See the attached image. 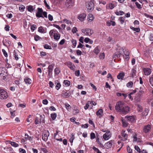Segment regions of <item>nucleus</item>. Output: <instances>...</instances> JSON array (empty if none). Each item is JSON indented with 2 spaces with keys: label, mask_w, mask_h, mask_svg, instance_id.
<instances>
[{
  "label": "nucleus",
  "mask_w": 153,
  "mask_h": 153,
  "mask_svg": "<svg viewBox=\"0 0 153 153\" xmlns=\"http://www.w3.org/2000/svg\"><path fill=\"white\" fill-rule=\"evenodd\" d=\"M94 0H90V1L86 2L85 3V6L88 12H91L94 9Z\"/></svg>",
  "instance_id": "1"
},
{
  "label": "nucleus",
  "mask_w": 153,
  "mask_h": 153,
  "mask_svg": "<svg viewBox=\"0 0 153 153\" xmlns=\"http://www.w3.org/2000/svg\"><path fill=\"white\" fill-rule=\"evenodd\" d=\"M125 105V103L123 102H117L115 106L116 111L121 113L123 108H124Z\"/></svg>",
  "instance_id": "2"
},
{
  "label": "nucleus",
  "mask_w": 153,
  "mask_h": 153,
  "mask_svg": "<svg viewBox=\"0 0 153 153\" xmlns=\"http://www.w3.org/2000/svg\"><path fill=\"white\" fill-rule=\"evenodd\" d=\"M125 53L124 49L122 48L117 49V52L115 53L113 55V58H117L122 56Z\"/></svg>",
  "instance_id": "3"
},
{
  "label": "nucleus",
  "mask_w": 153,
  "mask_h": 153,
  "mask_svg": "<svg viewBox=\"0 0 153 153\" xmlns=\"http://www.w3.org/2000/svg\"><path fill=\"white\" fill-rule=\"evenodd\" d=\"M8 97L7 92L3 89H0V98L5 99Z\"/></svg>",
  "instance_id": "4"
},
{
  "label": "nucleus",
  "mask_w": 153,
  "mask_h": 153,
  "mask_svg": "<svg viewBox=\"0 0 153 153\" xmlns=\"http://www.w3.org/2000/svg\"><path fill=\"white\" fill-rule=\"evenodd\" d=\"M50 133L48 130L45 131L42 133V139L45 141H46L49 136Z\"/></svg>",
  "instance_id": "5"
},
{
  "label": "nucleus",
  "mask_w": 153,
  "mask_h": 153,
  "mask_svg": "<svg viewBox=\"0 0 153 153\" xmlns=\"http://www.w3.org/2000/svg\"><path fill=\"white\" fill-rule=\"evenodd\" d=\"M82 33L86 35L90 36L93 33V30L92 29L89 28L82 29Z\"/></svg>",
  "instance_id": "6"
},
{
  "label": "nucleus",
  "mask_w": 153,
  "mask_h": 153,
  "mask_svg": "<svg viewBox=\"0 0 153 153\" xmlns=\"http://www.w3.org/2000/svg\"><path fill=\"white\" fill-rule=\"evenodd\" d=\"M125 118L126 119V120L129 122H134L135 121V118L134 116L127 115L125 117Z\"/></svg>",
  "instance_id": "7"
},
{
  "label": "nucleus",
  "mask_w": 153,
  "mask_h": 153,
  "mask_svg": "<svg viewBox=\"0 0 153 153\" xmlns=\"http://www.w3.org/2000/svg\"><path fill=\"white\" fill-rule=\"evenodd\" d=\"M43 10L42 8H38L37 9V11L36 13V16L38 18H44L43 16H42Z\"/></svg>",
  "instance_id": "8"
},
{
  "label": "nucleus",
  "mask_w": 153,
  "mask_h": 153,
  "mask_svg": "<svg viewBox=\"0 0 153 153\" xmlns=\"http://www.w3.org/2000/svg\"><path fill=\"white\" fill-rule=\"evenodd\" d=\"M111 137V134L109 131H107L103 134L102 137L105 140H108Z\"/></svg>",
  "instance_id": "9"
},
{
  "label": "nucleus",
  "mask_w": 153,
  "mask_h": 153,
  "mask_svg": "<svg viewBox=\"0 0 153 153\" xmlns=\"http://www.w3.org/2000/svg\"><path fill=\"white\" fill-rule=\"evenodd\" d=\"M152 128V126L149 124L144 126L143 128V131L145 133L149 132Z\"/></svg>",
  "instance_id": "10"
},
{
  "label": "nucleus",
  "mask_w": 153,
  "mask_h": 153,
  "mask_svg": "<svg viewBox=\"0 0 153 153\" xmlns=\"http://www.w3.org/2000/svg\"><path fill=\"white\" fill-rule=\"evenodd\" d=\"M130 109V108L128 106L125 105L124 108H123L121 113L123 114H126L129 112Z\"/></svg>",
  "instance_id": "11"
},
{
  "label": "nucleus",
  "mask_w": 153,
  "mask_h": 153,
  "mask_svg": "<svg viewBox=\"0 0 153 153\" xmlns=\"http://www.w3.org/2000/svg\"><path fill=\"white\" fill-rule=\"evenodd\" d=\"M65 64L67 65L68 67L70 68L71 70H75V67L74 65L72 64V62H66L65 63Z\"/></svg>",
  "instance_id": "12"
},
{
  "label": "nucleus",
  "mask_w": 153,
  "mask_h": 153,
  "mask_svg": "<svg viewBox=\"0 0 153 153\" xmlns=\"http://www.w3.org/2000/svg\"><path fill=\"white\" fill-rule=\"evenodd\" d=\"M143 71L145 75L146 76L149 75L152 73L151 70L149 68H143Z\"/></svg>",
  "instance_id": "13"
},
{
  "label": "nucleus",
  "mask_w": 153,
  "mask_h": 153,
  "mask_svg": "<svg viewBox=\"0 0 153 153\" xmlns=\"http://www.w3.org/2000/svg\"><path fill=\"white\" fill-rule=\"evenodd\" d=\"M6 72H7V71L5 67H0V77H2V75Z\"/></svg>",
  "instance_id": "14"
},
{
  "label": "nucleus",
  "mask_w": 153,
  "mask_h": 153,
  "mask_svg": "<svg viewBox=\"0 0 153 153\" xmlns=\"http://www.w3.org/2000/svg\"><path fill=\"white\" fill-rule=\"evenodd\" d=\"M103 110L102 109H100L96 113V115L99 118H101L103 115Z\"/></svg>",
  "instance_id": "15"
},
{
  "label": "nucleus",
  "mask_w": 153,
  "mask_h": 153,
  "mask_svg": "<svg viewBox=\"0 0 153 153\" xmlns=\"http://www.w3.org/2000/svg\"><path fill=\"white\" fill-rule=\"evenodd\" d=\"M86 14L84 13L80 14L78 16V19L81 22L83 21L86 17Z\"/></svg>",
  "instance_id": "16"
},
{
  "label": "nucleus",
  "mask_w": 153,
  "mask_h": 153,
  "mask_svg": "<svg viewBox=\"0 0 153 153\" xmlns=\"http://www.w3.org/2000/svg\"><path fill=\"white\" fill-rule=\"evenodd\" d=\"M114 141L111 140L105 144V147L107 149L111 148V147L112 143H113Z\"/></svg>",
  "instance_id": "17"
},
{
  "label": "nucleus",
  "mask_w": 153,
  "mask_h": 153,
  "mask_svg": "<svg viewBox=\"0 0 153 153\" xmlns=\"http://www.w3.org/2000/svg\"><path fill=\"white\" fill-rule=\"evenodd\" d=\"M125 76V74L123 72H121L117 76V78L118 79H123Z\"/></svg>",
  "instance_id": "18"
},
{
  "label": "nucleus",
  "mask_w": 153,
  "mask_h": 153,
  "mask_svg": "<svg viewBox=\"0 0 153 153\" xmlns=\"http://www.w3.org/2000/svg\"><path fill=\"white\" fill-rule=\"evenodd\" d=\"M121 135L124 137L122 140L125 141L127 140L128 138V134L125 133V131H123L121 133Z\"/></svg>",
  "instance_id": "19"
},
{
  "label": "nucleus",
  "mask_w": 153,
  "mask_h": 153,
  "mask_svg": "<svg viewBox=\"0 0 153 153\" xmlns=\"http://www.w3.org/2000/svg\"><path fill=\"white\" fill-rule=\"evenodd\" d=\"M55 84H56V88L57 90H58L61 86L60 83L59 82V81L58 80H57L55 81Z\"/></svg>",
  "instance_id": "20"
},
{
  "label": "nucleus",
  "mask_w": 153,
  "mask_h": 153,
  "mask_svg": "<svg viewBox=\"0 0 153 153\" xmlns=\"http://www.w3.org/2000/svg\"><path fill=\"white\" fill-rule=\"evenodd\" d=\"M24 81L27 84L30 85L31 83V80L29 78L26 77L24 79Z\"/></svg>",
  "instance_id": "21"
},
{
  "label": "nucleus",
  "mask_w": 153,
  "mask_h": 153,
  "mask_svg": "<svg viewBox=\"0 0 153 153\" xmlns=\"http://www.w3.org/2000/svg\"><path fill=\"white\" fill-rule=\"evenodd\" d=\"M60 37V35L59 33H55L53 35V38L56 40H59Z\"/></svg>",
  "instance_id": "22"
},
{
  "label": "nucleus",
  "mask_w": 153,
  "mask_h": 153,
  "mask_svg": "<svg viewBox=\"0 0 153 153\" xmlns=\"http://www.w3.org/2000/svg\"><path fill=\"white\" fill-rule=\"evenodd\" d=\"M26 8L29 12H32L34 10V9L33 8V6L31 5L27 6Z\"/></svg>",
  "instance_id": "23"
},
{
  "label": "nucleus",
  "mask_w": 153,
  "mask_h": 153,
  "mask_svg": "<svg viewBox=\"0 0 153 153\" xmlns=\"http://www.w3.org/2000/svg\"><path fill=\"white\" fill-rule=\"evenodd\" d=\"M144 93V91L143 89L140 88L139 91L138 92V94L139 97H140L141 96H142Z\"/></svg>",
  "instance_id": "24"
},
{
  "label": "nucleus",
  "mask_w": 153,
  "mask_h": 153,
  "mask_svg": "<svg viewBox=\"0 0 153 153\" xmlns=\"http://www.w3.org/2000/svg\"><path fill=\"white\" fill-rule=\"evenodd\" d=\"M93 102L91 101H88L87 102V103L86 104L85 106L84 107V108L85 110L87 109L89 106V104H91Z\"/></svg>",
  "instance_id": "25"
},
{
  "label": "nucleus",
  "mask_w": 153,
  "mask_h": 153,
  "mask_svg": "<svg viewBox=\"0 0 153 153\" xmlns=\"http://www.w3.org/2000/svg\"><path fill=\"white\" fill-rule=\"evenodd\" d=\"M122 121L123 127H126L128 126V123L127 122H126L125 120L123 119H122Z\"/></svg>",
  "instance_id": "26"
},
{
  "label": "nucleus",
  "mask_w": 153,
  "mask_h": 153,
  "mask_svg": "<svg viewBox=\"0 0 153 153\" xmlns=\"http://www.w3.org/2000/svg\"><path fill=\"white\" fill-rule=\"evenodd\" d=\"M54 66V65L52 64L49 65L48 68V71H49L50 72H52Z\"/></svg>",
  "instance_id": "27"
},
{
  "label": "nucleus",
  "mask_w": 153,
  "mask_h": 153,
  "mask_svg": "<svg viewBox=\"0 0 153 153\" xmlns=\"http://www.w3.org/2000/svg\"><path fill=\"white\" fill-rule=\"evenodd\" d=\"M149 82L151 86L153 87V74L151 75L150 77Z\"/></svg>",
  "instance_id": "28"
},
{
  "label": "nucleus",
  "mask_w": 153,
  "mask_h": 153,
  "mask_svg": "<svg viewBox=\"0 0 153 153\" xmlns=\"http://www.w3.org/2000/svg\"><path fill=\"white\" fill-rule=\"evenodd\" d=\"M130 28L134 31H135L137 32H139L140 31L139 28H135L132 26H131Z\"/></svg>",
  "instance_id": "29"
},
{
  "label": "nucleus",
  "mask_w": 153,
  "mask_h": 153,
  "mask_svg": "<svg viewBox=\"0 0 153 153\" xmlns=\"http://www.w3.org/2000/svg\"><path fill=\"white\" fill-rule=\"evenodd\" d=\"M71 93L70 92L68 93L65 92L63 94V97L65 98H68L70 96Z\"/></svg>",
  "instance_id": "30"
},
{
  "label": "nucleus",
  "mask_w": 153,
  "mask_h": 153,
  "mask_svg": "<svg viewBox=\"0 0 153 153\" xmlns=\"http://www.w3.org/2000/svg\"><path fill=\"white\" fill-rule=\"evenodd\" d=\"M25 139H28L30 141H31L32 139V137L29 136L27 134H25Z\"/></svg>",
  "instance_id": "31"
},
{
  "label": "nucleus",
  "mask_w": 153,
  "mask_h": 153,
  "mask_svg": "<svg viewBox=\"0 0 153 153\" xmlns=\"http://www.w3.org/2000/svg\"><path fill=\"white\" fill-rule=\"evenodd\" d=\"M149 111V110L148 109L145 108L144 111H143L142 113V115L145 116H147L148 114Z\"/></svg>",
  "instance_id": "32"
},
{
  "label": "nucleus",
  "mask_w": 153,
  "mask_h": 153,
  "mask_svg": "<svg viewBox=\"0 0 153 153\" xmlns=\"http://www.w3.org/2000/svg\"><path fill=\"white\" fill-rule=\"evenodd\" d=\"M38 31L39 32L42 33H45L46 32L44 28L42 27H40L39 28Z\"/></svg>",
  "instance_id": "33"
},
{
  "label": "nucleus",
  "mask_w": 153,
  "mask_h": 153,
  "mask_svg": "<svg viewBox=\"0 0 153 153\" xmlns=\"http://www.w3.org/2000/svg\"><path fill=\"white\" fill-rule=\"evenodd\" d=\"M136 71L134 69H132L131 71V76L134 77L136 76Z\"/></svg>",
  "instance_id": "34"
},
{
  "label": "nucleus",
  "mask_w": 153,
  "mask_h": 153,
  "mask_svg": "<svg viewBox=\"0 0 153 153\" xmlns=\"http://www.w3.org/2000/svg\"><path fill=\"white\" fill-rule=\"evenodd\" d=\"M115 14L119 16V15H122L124 14L125 13L124 12H123L122 11L120 10L119 11H116L115 12Z\"/></svg>",
  "instance_id": "35"
},
{
  "label": "nucleus",
  "mask_w": 153,
  "mask_h": 153,
  "mask_svg": "<svg viewBox=\"0 0 153 153\" xmlns=\"http://www.w3.org/2000/svg\"><path fill=\"white\" fill-rule=\"evenodd\" d=\"M63 83L66 87L69 86L70 84V82L69 81L67 80H64Z\"/></svg>",
  "instance_id": "36"
},
{
  "label": "nucleus",
  "mask_w": 153,
  "mask_h": 153,
  "mask_svg": "<svg viewBox=\"0 0 153 153\" xmlns=\"http://www.w3.org/2000/svg\"><path fill=\"white\" fill-rule=\"evenodd\" d=\"M12 146H14L15 147H17L19 146V144L16 143L14 142H11L10 141V143Z\"/></svg>",
  "instance_id": "37"
},
{
  "label": "nucleus",
  "mask_w": 153,
  "mask_h": 153,
  "mask_svg": "<svg viewBox=\"0 0 153 153\" xmlns=\"http://www.w3.org/2000/svg\"><path fill=\"white\" fill-rule=\"evenodd\" d=\"M74 133L71 134V137L69 139L70 142L71 143H73V140L74 139Z\"/></svg>",
  "instance_id": "38"
},
{
  "label": "nucleus",
  "mask_w": 153,
  "mask_h": 153,
  "mask_svg": "<svg viewBox=\"0 0 153 153\" xmlns=\"http://www.w3.org/2000/svg\"><path fill=\"white\" fill-rule=\"evenodd\" d=\"M57 116V114L56 113H52L51 117L53 120H54Z\"/></svg>",
  "instance_id": "39"
},
{
  "label": "nucleus",
  "mask_w": 153,
  "mask_h": 153,
  "mask_svg": "<svg viewBox=\"0 0 153 153\" xmlns=\"http://www.w3.org/2000/svg\"><path fill=\"white\" fill-rule=\"evenodd\" d=\"M60 71L59 68H56L54 69V72L56 74H58L60 72Z\"/></svg>",
  "instance_id": "40"
},
{
  "label": "nucleus",
  "mask_w": 153,
  "mask_h": 153,
  "mask_svg": "<svg viewBox=\"0 0 153 153\" xmlns=\"http://www.w3.org/2000/svg\"><path fill=\"white\" fill-rule=\"evenodd\" d=\"M133 83L132 82L130 81L127 84V86L128 87H130L131 88L133 86Z\"/></svg>",
  "instance_id": "41"
},
{
  "label": "nucleus",
  "mask_w": 153,
  "mask_h": 153,
  "mask_svg": "<svg viewBox=\"0 0 153 153\" xmlns=\"http://www.w3.org/2000/svg\"><path fill=\"white\" fill-rule=\"evenodd\" d=\"M105 55L104 53H100L99 58L100 59H103L105 58Z\"/></svg>",
  "instance_id": "42"
},
{
  "label": "nucleus",
  "mask_w": 153,
  "mask_h": 153,
  "mask_svg": "<svg viewBox=\"0 0 153 153\" xmlns=\"http://www.w3.org/2000/svg\"><path fill=\"white\" fill-rule=\"evenodd\" d=\"M16 51L14 50L13 51V54L14 55V57L15 59L16 60H18V59L19 58L18 57V55L17 54Z\"/></svg>",
  "instance_id": "43"
},
{
  "label": "nucleus",
  "mask_w": 153,
  "mask_h": 153,
  "mask_svg": "<svg viewBox=\"0 0 153 153\" xmlns=\"http://www.w3.org/2000/svg\"><path fill=\"white\" fill-rule=\"evenodd\" d=\"M94 52L96 55L98 54L99 52V50L97 47H96L94 50Z\"/></svg>",
  "instance_id": "44"
},
{
  "label": "nucleus",
  "mask_w": 153,
  "mask_h": 153,
  "mask_svg": "<svg viewBox=\"0 0 153 153\" xmlns=\"http://www.w3.org/2000/svg\"><path fill=\"white\" fill-rule=\"evenodd\" d=\"M121 23L123 24L124 22L125 19L123 17H120L119 19Z\"/></svg>",
  "instance_id": "45"
},
{
  "label": "nucleus",
  "mask_w": 153,
  "mask_h": 153,
  "mask_svg": "<svg viewBox=\"0 0 153 153\" xmlns=\"http://www.w3.org/2000/svg\"><path fill=\"white\" fill-rule=\"evenodd\" d=\"M40 123L41 122L44 123L45 122V119H44V115L42 116V115H40Z\"/></svg>",
  "instance_id": "46"
},
{
  "label": "nucleus",
  "mask_w": 153,
  "mask_h": 153,
  "mask_svg": "<svg viewBox=\"0 0 153 153\" xmlns=\"http://www.w3.org/2000/svg\"><path fill=\"white\" fill-rule=\"evenodd\" d=\"M71 42L72 43V45L74 46V48H75L76 45V41L75 39H73L71 40Z\"/></svg>",
  "instance_id": "47"
},
{
  "label": "nucleus",
  "mask_w": 153,
  "mask_h": 153,
  "mask_svg": "<svg viewBox=\"0 0 153 153\" xmlns=\"http://www.w3.org/2000/svg\"><path fill=\"white\" fill-rule=\"evenodd\" d=\"M77 48H82L83 49H85V46L84 45L81 44L79 42V45L77 46Z\"/></svg>",
  "instance_id": "48"
},
{
  "label": "nucleus",
  "mask_w": 153,
  "mask_h": 153,
  "mask_svg": "<svg viewBox=\"0 0 153 153\" xmlns=\"http://www.w3.org/2000/svg\"><path fill=\"white\" fill-rule=\"evenodd\" d=\"M88 17V19L91 21H92L94 19L93 15L91 14H89Z\"/></svg>",
  "instance_id": "49"
},
{
  "label": "nucleus",
  "mask_w": 153,
  "mask_h": 153,
  "mask_svg": "<svg viewBox=\"0 0 153 153\" xmlns=\"http://www.w3.org/2000/svg\"><path fill=\"white\" fill-rule=\"evenodd\" d=\"M144 15L146 17L149 18L150 19L153 20V16H152L149 15L146 13H144Z\"/></svg>",
  "instance_id": "50"
},
{
  "label": "nucleus",
  "mask_w": 153,
  "mask_h": 153,
  "mask_svg": "<svg viewBox=\"0 0 153 153\" xmlns=\"http://www.w3.org/2000/svg\"><path fill=\"white\" fill-rule=\"evenodd\" d=\"M134 148L135 150H136L137 152H138L139 153H140L141 152L140 149L139 147L137 146H134Z\"/></svg>",
  "instance_id": "51"
},
{
  "label": "nucleus",
  "mask_w": 153,
  "mask_h": 153,
  "mask_svg": "<svg viewBox=\"0 0 153 153\" xmlns=\"http://www.w3.org/2000/svg\"><path fill=\"white\" fill-rule=\"evenodd\" d=\"M95 134L93 133H91L90 134V138L91 140H93L95 138Z\"/></svg>",
  "instance_id": "52"
},
{
  "label": "nucleus",
  "mask_w": 153,
  "mask_h": 153,
  "mask_svg": "<svg viewBox=\"0 0 153 153\" xmlns=\"http://www.w3.org/2000/svg\"><path fill=\"white\" fill-rule=\"evenodd\" d=\"M44 48L46 49H51V47L47 44L44 45Z\"/></svg>",
  "instance_id": "53"
},
{
  "label": "nucleus",
  "mask_w": 153,
  "mask_h": 153,
  "mask_svg": "<svg viewBox=\"0 0 153 153\" xmlns=\"http://www.w3.org/2000/svg\"><path fill=\"white\" fill-rule=\"evenodd\" d=\"M36 28V25H33L31 26L30 28L32 31H33Z\"/></svg>",
  "instance_id": "54"
},
{
  "label": "nucleus",
  "mask_w": 153,
  "mask_h": 153,
  "mask_svg": "<svg viewBox=\"0 0 153 153\" xmlns=\"http://www.w3.org/2000/svg\"><path fill=\"white\" fill-rule=\"evenodd\" d=\"M127 150L128 153H132V150L130 148L129 146H128L127 148Z\"/></svg>",
  "instance_id": "55"
},
{
  "label": "nucleus",
  "mask_w": 153,
  "mask_h": 153,
  "mask_svg": "<svg viewBox=\"0 0 153 153\" xmlns=\"http://www.w3.org/2000/svg\"><path fill=\"white\" fill-rule=\"evenodd\" d=\"M39 123H40V122L38 118L37 117H36L35 120V123L36 124H37Z\"/></svg>",
  "instance_id": "56"
},
{
  "label": "nucleus",
  "mask_w": 153,
  "mask_h": 153,
  "mask_svg": "<svg viewBox=\"0 0 153 153\" xmlns=\"http://www.w3.org/2000/svg\"><path fill=\"white\" fill-rule=\"evenodd\" d=\"M98 73L99 74H101L102 75H105L107 74V72L106 71H105L103 72H102L101 71H98Z\"/></svg>",
  "instance_id": "57"
},
{
  "label": "nucleus",
  "mask_w": 153,
  "mask_h": 153,
  "mask_svg": "<svg viewBox=\"0 0 153 153\" xmlns=\"http://www.w3.org/2000/svg\"><path fill=\"white\" fill-rule=\"evenodd\" d=\"M44 2L45 4V5L46 7L48 9H50V7L46 2V0H45Z\"/></svg>",
  "instance_id": "58"
},
{
  "label": "nucleus",
  "mask_w": 153,
  "mask_h": 153,
  "mask_svg": "<svg viewBox=\"0 0 153 153\" xmlns=\"http://www.w3.org/2000/svg\"><path fill=\"white\" fill-rule=\"evenodd\" d=\"M65 105L66 108L67 110L71 109V107L70 106V105L67 103H65Z\"/></svg>",
  "instance_id": "59"
},
{
  "label": "nucleus",
  "mask_w": 153,
  "mask_h": 153,
  "mask_svg": "<svg viewBox=\"0 0 153 153\" xmlns=\"http://www.w3.org/2000/svg\"><path fill=\"white\" fill-rule=\"evenodd\" d=\"M108 7L110 9H112L114 7V5L112 3H110L108 4Z\"/></svg>",
  "instance_id": "60"
},
{
  "label": "nucleus",
  "mask_w": 153,
  "mask_h": 153,
  "mask_svg": "<svg viewBox=\"0 0 153 153\" xmlns=\"http://www.w3.org/2000/svg\"><path fill=\"white\" fill-rule=\"evenodd\" d=\"M7 72H6L3 75H2V77L3 76L2 79L3 80H5L6 79L7 77Z\"/></svg>",
  "instance_id": "61"
},
{
  "label": "nucleus",
  "mask_w": 153,
  "mask_h": 153,
  "mask_svg": "<svg viewBox=\"0 0 153 153\" xmlns=\"http://www.w3.org/2000/svg\"><path fill=\"white\" fill-rule=\"evenodd\" d=\"M55 32V31L54 30H51L50 31L49 33L50 35V36H52L53 35V34H54V33H54Z\"/></svg>",
  "instance_id": "62"
},
{
  "label": "nucleus",
  "mask_w": 153,
  "mask_h": 153,
  "mask_svg": "<svg viewBox=\"0 0 153 153\" xmlns=\"http://www.w3.org/2000/svg\"><path fill=\"white\" fill-rule=\"evenodd\" d=\"M135 4L138 9H141L142 8L141 5L138 2H136Z\"/></svg>",
  "instance_id": "63"
},
{
  "label": "nucleus",
  "mask_w": 153,
  "mask_h": 153,
  "mask_svg": "<svg viewBox=\"0 0 153 153\" xmlns=\"http://www.w3.org/2000/svg\"><path fill=\"white\" fill-rule=\"evenodd\" d=\"M149 39L150 41H153V34H150L149 37Z\"/></svg>",
  "instance_id": "64"
}]
</instances>
